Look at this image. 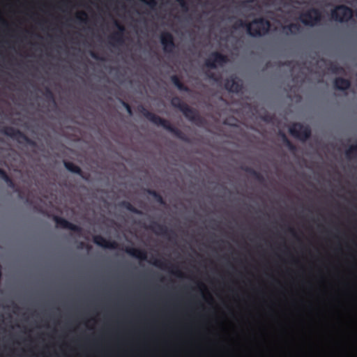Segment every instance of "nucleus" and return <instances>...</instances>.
I'll list each match as a JSON object with an SVG mask.
<instances>
[{"mask_svg": "<svg viewBox=\"0 0 357 357\" xmlns=\"http://www.w3.org/2000/svg\"><path fill=\"white\" fill-rule=\"evenodd\" d=\"M138 112L142 114L146 119L156 126H162L164 129L173 134L178 139L189 142V139L181 130L173 126L171 123L165 119L149 111L144 106L139 105L137 107Z\"/></svg>", "mask_w": 357, "mask_h": 357, "instance_id": "nucleus-1", "label": "nucleus"}, {"mask_svg": "<svg viewBox=\"0 0 357 357\" xmlns=\"http://www.w3.org/2000/svg\"><path fill=\"white\" fill-rule=\"evenodd\" d=\"M138 112L142 114L146 119L156 126H162L164 129L173 134L178 139L189 142V139L181 130L173 126L171 123L165 119L149 111L144 106L139 105L137 107Z\"/></svg>", "mask_w": 357, "mask_h": 357, "instance_id": "nucleus-2", "label": "nucleus"}, {"mask_svg": "<svg viewBox=\"0 0 357 357\" xmlns=\"http://www.w3.org/2000/svg\"><path fill=\"white\" fill-rule=\"evenodd\" d=\"M271 22L264 18L254 19L248 24V33L252 37H259L267 34L271 29Z\"/></svg>", "mask_w": 357, "mask_h": 357, "instance_id": "nucleus-3", "label": "nucleus"}, {"mask_svg": "<svg viewBox=\"0 0 357 357\" xmlns=\"http://www.w3.org/2000/svg\"><path fill=\"white\" fill-rule=\"evenodd\" d=\"M0 133L17 140L19 143H26L31 146H36L35 141L29 138L24 132L11 126H4L0 129Z\"/></svg>", "mask_w": 357, "mask_h": 357, "instance_id": "nucleus-4", "label": "nucleus"}, {"mask_svg": "<svg viewBox=\"0 0 357 357\" xmlns=\"http://www.w3.org/2000/svg\"><path fill=\"white\" fill-rule=\"evenodd\" d=\"M321 20V12L316 8H311L302 13L299 16V20L304 25L311 27L318 25Z\"/></svg>", "mask_w": 357, "mask_h": 357, "instance_id": "nucleus-5", "label": "nucleus"}, {"mask_svg": "<svg viewBox=\"0 0 357 357\" xmlns=\"http://www.w3.org/2000/svg\"><path fill=\"white\" fill-rule=\"evenodd\" d=\"M331 15L335 22L340 23L347 22L353 17L354 11L346 5H337L331 10Z\"/></svg>", "mask_w": 357, "mask_h": 357, "instance_id": "nucleus-6", "label": "nucleus"}, {"mask_svg": "<svg viewBox=\"0 0 357 357\" xmlns=\"http://www.w3.org/2000/svg\"><path fill=\"white\" fill-rule=\"evenodd\" d=\"M289 133L295 138L305 142L310 138L311 130L309 126L301 123H294L289 128Z\"/></svg>", "mask_w": 357, "mask_h": 357, "instance_id": "nucleus-7", "label": "nucleus"}, {"mask_svg": "<svg viewBox=\"0 0 357 357\" xmlns=\"http://www.w3.org/2000/svg\"><path fill=\"white\" fill-rule=\"evenodd\" d=\"M228 58L226 55L219 52H212L209 57L205 61V66L209 68L215 69L217 65L223 66L228 62Z\"/></svg>", "mask_w": 357, "mask_h": 357, "instance_id": "nucleus-8", "label": "nucleus"}, {"mask_svg": "<svg viewBox=\"0 0 357 357\" xmlns=\"http://www.w3.org/2000/svg\"><path fill=\"white\" fill-rule=\"evenodd\" d=\"M114 24L118 31L109 36V43L113 46L115 44L122 45L124 43L123 34L126 31V28L116 20L114 21Z\"/></svg>", "mask_w": 357, "mask_h": 357, "instance_id": "nucleus-9", "label": "nucleus"}, {"mask_svg": "<svg viewBox=\"0 0 357 357\" xmlns=\"http://www.w3.org/2000/svg\"><path fill=\"white\" fill-rule=\"evenodd\" d=\"M225 88L229 92L239 93L243 89L242 81L236 75H231L225 80Z\"/></svg>", "mask_w": 357, "mask_h": 357, "instance_id": "nucleus-10", "label": "nucleus"}, {"mask_svg": "<svg viewBox=\"0 0 357 357\" xmlns=\"http://www.w3.org/2000/svg\"><path fill=\"white\" fill-rule=\"evenodd\" d=\"M160 43L163 50L166 53H172L176 47L172 34L168 31H164L160 34Z\"/></svg>", "mask_w": 357, "mask_h": 357, "instance_id": "nucleus-11", "label": "nucleus"}, {"mask_svg": "<svg viewBox=\"0 0 357 357\" xmlns=\"http://www.w3.org/2000/svg\"><path fill=\"white\" fill-rule=\"evenodd\" d=\"M146 229L152 231L157 235L167 237L169 239H170V234H174V232L169 230L165 225L159 224L155 221H153L150 225H147Z\"/></svg>", "mask_w": 357, "mask_h": 357, "instance_id": "nucleus-12", "label": "nucleus"}, {"mask_svg": "<svg viewBox=\"0 0 357 357\" xmlns=\"http://www.w3.org/2000/svg\"><path fill=\"white\" fill-rule=\"evenodd\" d=\"M53 220L56 223V227L68 229L73 231H75L77 234H80L82 232V228L79 226L74 225L63 218L54 215L53 217Z\"/></svg>", "mask_w": 357, "mask_h": 357, "instance_id": "nucleus-13", "label": "nucleus"}, {"mask_svg": "<svg viewBox=\"0 0 357 357\" xmlns=\"http://www.w3.org/2000/svg\"><path fill=\"white\" fill-rule=\"evenodd\" d=\"M181 112L186 119L197 125H199L203 122V119L200 116L198 112L190 107L188 105H186L183 109H182Z\"/></svg>", "mask_w": 357, "mask_h": 357, "instance_id": "nucleus-14", "label": "nucleus"}, {"mask_svg": "<svg viewBox=\"0 0 357 357\" xmlns=\"http://www.w3.org/2000/svg\"><path fill=\"white\" fill-rule=\"evenodd\" d=\"M93 241L97 245L103 248L117 249L118 243L114 241H109L101 235H95L93 237Z\"/></svg>", "mask_w": 357, "mask_h": 357, "instance_id": "nucleus-15", "label": "nucleus"}, {"mask_svg": "<svg viewBox=\"0 0 357 357\" xmlns=\"http://www.w3.org/2000/svg\"><path fill=\"white\" fill-rule=\"evenodd\" d=\"M124 251L129 255L139 259L140 260H146L147 259V253L144 250H140L138 248H135L132 247H126Z\"/></svg>", "mask_w": 357, "mask_h": 357, "instance_id": "nucleus-16", "label": "nucleus"}, {"mask_svg": "<svg viewBox=\"0 0 357 357\" xmlns=\"http://www.w3.org/2000/svg\"><path fill=\"white\" fill-rule=\"evenodd\" d=\"M335 89L340 91H345L350 88L351 82L348 79L336 77L333 81Z\"/></svg>", "mask_w": 357, "mask_h": 357, "instance_id": "nucleus-17", "label": "nucleus"}, {"mask_svg": "<svg viewBox=\"0 0 357 357\" xmlns=\"http://www.w3.org/2000/svg\"><path fill=\"white\" fill-rule=\"evenodd\" d=\"M63 165L69 172L78 174L84 180L88 179L87 177L84 174L81 168L79 166L75 165L73 162L69 161H63Z\"/></svg>", "mask_w": 357, "mask_h": 357, "instance_id": "nucleus-18", "label": "nucleus"}, {"mask_svg": "<svg viewBox=\"0 0 357 357\" xmlns=\"http://www.w3.org/2000/svg\"><path fill=\"white\" fill-rule=\"evenodd\" d=\"M171 81L179 91L184 92L190 91V89L181 81V79L177 75H172L171 77Z\"/></svg>", "mask_w": 357, "mask_h": 357, "instance_id": "nucleus-19", "label": "nucleus"}, {"mask_svg": "<svg viewBox=\"0 0 357 357\" xmlns=\"http://www.w3.org/2000/svg\"><path fill=\"white\" fill-rule=\"evenodd\" d=\"M119 206L120 207H122V208H124L126 209H127L128 211H129L130 212H132L135 214H137V215H142V211L137 209V208H135L130 202H129L128 201H122L119 204Z\"/></svg>", "mask_w": 357, "mask_h": 357, "instance_id": "nucleus-20", "label": "nucleus"}, {"mask_svg": "<svg viewBox=\"0 0 357 357\" xmlns=\"http://www.w3.org/2000/svg\"><path fill=\"white\" fill-rule=\"evenodd\" d=\"M6 183L8 185V186L13 189L15 192H17L19 195L20 198H23V193L20 188L15 184V183L13 181V180L9 176L8 177L5 181Z\"/></svg>", "mask_w": 357, "mask_h": 357, "instance_id": "nucleus-21", "label": "nucleus"}, {"mask_svg": "<svg viewBox=\"0 0 357 357\" xmlns=\"http://www.w3.org/2000/svg\"><path fill=\"white\" fill-rule=\"evenodd\" d=\"M146 191L147 194H149V195L152 196L154 198V199L156 201V202H158V204H160L161 205L165 204V202L163 197L158 192H156L154 190H151V189H147Z\"/></svg>", "mask_w": 357, "mask_h": 357, "instance_id": "nucleus-22", "label": "nucleus"}, {"mask_svg": "<svg viewBox=\"0 0 357 357\" xmlns=\"http://www.w3.org/2000/svg\"><path fill=\"white\" fill-rule=\"evenodd\" d=\"M280 135L283 144L289 149V151H295L296 150V146L288 139L284 132H280Z\"/></svg>", "mask_w": 357, "mask_h": 357, "instance_id": "nucleus-23", "label": "nucleus"}, {"mask_svg": "<svg viewBox=\"0 0 357 357\" xmlns=\"http://www.w3.org/2000/svg\"><path fill=\"white\" fill-rule=\"evenodd\" d=\"M171 104L174 107L177 108L181 112L187 105L186 103L183 102L180 98L177 96L172 98L171 100Z\"/></svg>", "mask_w": 357, "mask_h": 357, "instance_id": "nucleus-24", "label": "nucleus"}, {"mask_svg": "<svg viewBox=\"0 0 357 357\" xmlns=\"http://www.w3.org/2000/svg\"><path fill=\"white\" fill-rule=\"evenodd\" d=\"M353 154H357V144L350 146L345 151V155L347 158H351Z\"/></svg>", "mask_w": 357, "mask_h": 357, "instance_id": "nucleus-25", "label": "nucleus"}, {"mask_svg": "<svg viewBox=\"0 0 357 357\" xmlns=\"http://www.w3.org/2000/svg\"><path fill=\"white\" fill-rule=\"evenodd\" d=\"M75 17L81 22L87 23L88 16L86 12L80 11L76 14Z\"/></svg>", "mask_w": 357, "mask_h": 357, "instance_id": "nucleus-26", "label": "nucleus"}, {"mask_svg": "<svg viewBox=\"0 0 357 357\" xmlns=\"http://www.w3.org/2000/svg\"><path fill=\"white\" fill-rule=\"evenodd\" d=\"M285 28H291L292 35H295L301 31V26L297 23H290L285 25Z\"/></svg>", "mask_w": 357, "mask_h": 357, "instance_id": "nucleus-27", "label": "nucleus"}, {"mask_svg": "<svg viewBox=\"0 0 357 357\" xmlns=\"http://www.w3.org/2000/svg\"><path fill=\"white\" fill-rule=\"evenodd\" d=\"M153 266L160 268H167V264L165 261L161 259H155L153 261H150Z\"/></svg>", "mask_w": 357, "mask_h": 357, "instance_id": "nucleus-28", "label": "nucleus"}, {"mask_svg": "<svg viewBox=\"0 0 357 357\" xmlns=\"http://www.w3.org/2000/svg\"><path fill=\"white\" fill-rule=\"evenodd\" d=\"M248 24L243 20H238L233 25V28L234 29H238L239 28H246L248 30Z\"/></svg>", "mask_w": 357, "mask_h": 357, "instance_id": "nucleus-29", "label": "nucleus"}, {"mask_svg": "<svg viewBox=\"0 0 357 357\" xmlns=\"http://www.w3.org/2000/svg\"><path fill=\"white\" fill-rule=\"evenodd\" d=\"M329 69L332 71V73L335 74L340 73L343 70V68L342 67H340L338 64L335 63H331Z\"/></svg>", "mask_w": 357, "mask_h": 357, "instance_id": "nucleus-30", "label": "nucleus"}, {"mask_svg": "<svg viewBox=\"0 0 357 357\" xmlns=\"http://www.w3.org/2000/svg\"><path fill=\"white\" fill-rule=\"evenodd\" d=\"M251 176H253L259 183H263L264 181V176L256 170L255 173H253Z\"/></svg>", "mask_w": 357, "mask_h": 357, "instance_id": "nucleus-31", "label": "nucleus"}, {"mask_svg": "<svg viewBox=\"0 0 357 357\" xmlns=\"http://www.w3.org/2000/svg\"><path fill=\"white\" fill-rule=\"evenodd\" d=\"M251 176H253L259 183H263L264 181V176L256 170L255 173H253Z\"/></svg>", "mask_w": 357, "mask_h": 357, "instance_id": "nucleus-32", "label": "nucleus"}, {"mask_svg": "<svg viewBox=\"0 0 357 357\" xmlns=\"http://www.w3.org/2000/svg\"><path fill=\"white\" fill-rule=\"evenodd\" d=\"M44 95L47 99L54 102V96L50 89L46 88Z\"/></svg>", "mask_w": 357, "mask_h": 357, "instance_id": "nucleus-33", "label": "nucleus"}, {"mask_svg": "<svg viewBox=\"0 0 357 357\" xmlns=\"http://www.w3.org/2000/svg\"><path fill=\"white\" fill-rule=\"evenodd\" d=\"M209 79H213L214 82L219 83L222 80V77L220 75H216L213 73H211L208 75Z\"/></svg>", "mask_w": 357, "mask_h": 357, "instance_id": "nucleus-34", "label": "nucleus"}, {"mask_svg": "<svg viewBox=\"0 0 357 357\" xmlns=\"http://www.w3.org/2000/svg\"><path fill=\"white\" fill-rule=\"evenodd\" d=\"M151 8L153 9L157 6V1L155 0H141Z\"/></svg>", "mask_w": 357, "mask_h": 357, "instance_id": "nucleus-35", "label": "nucleus"}, {"mask_svg": "<svg viewBox=\"0 0 357 357\" xmlns=\"http://www.w3.org/2000/svg\"><path fill=\"white\" fill-rule=\"evenodd\" d=\"M243 171H244L245 172L248 173V174H250V176L253 174V173H255V170L250 167H248V166H242L241 168Z\"/></svg>", "mask_w": 357, "mask_h": 357, "instance_id": "nucleus-36", "label": "nucleus"}, {"mask_svg": "<svg viewBox=\"0 0 357 357\" xmlns=\"http://www.w3.org/2000/svg\"><path fill=\"white\" fill-rule=\"evenodd\" d=\"M176 1L179 3V5L181 6V7L182 8L183 10H184L185 11H187L188 10V3L185 0H176Z\"/></svg>", "mask_w": 357, "mask_h": 357, "instance_id": "nucleus-37", "label": "nucleus"}, {"mask_svg": "<svg viewBox=\"0 0 357 357\" xmlns=\"http://www.w3.org/2000/svg\"><path fill=\"white\" fill-rule=\"evenodd\" d=\"M172 267H173V268H176V270H175V271H173V270H172V271H171V272H172L174 275H176V276H178V277H183V273H182V272H181V271H180V270L176 267V266H172Z\"/></svg>", "mask_w": 357, "mask_h": 357, "instance_id": "nucleus-38", "label": "nucleus"}, {"mask_svg": "<svg viewBox=\"0 0 357 357\" xmlns=\"http://www.w3.org/2000/svg\"><path fill=\"white\" fill-rule=\"evenodd\" d=\"M123 106L125 107L127 112L128 113L129 115H132V108L130 106V105L127 102H123Z\"/></svg>", "mask_w": 357, "mask_h": 357, "instance_id": "nucleus-39", "label": "nucleus"}, {"mask_svg": "<svg viewBox=\"0 0 357 357\" xmlns=\"http://www.w3.org/2000/svg\"><path fill=\"white\" fill-rule=\"evenodd\" d=\"M0 177L1 179L5 181L8 177H9V176L5 170L0 168Z\"/></svg>", "mask_w": 357, "mask_h": 357, "instance_id": "nucleus-40", "label": "nucleus"}, {"mask_svg": "<svg viewBox=\"0 0 357 357\" xmlns=\"http://www.w3.org/2000/svg\"><path fill=\"white\" fill-rule=\"evenodd\" d=\"M90 54H91V57L96 60L103 61V58L99 56V55L94 52H91Z\"/></svg>", "mask_w": 357, "mask_h": 357, "instance_id": "nucleus-41", "label": "nucleus"}, {"mask_svg": "<svg viewBox=\"0 0 357 357\" xmlns=\"http://www.w3.org/2000/svg\"><path fill=\"white\" fill-rule=\"evenodd\" d=\"M282 30L284 34L290 35L292 34L291 28H285V25L282 27Z\"/></svg>", "mask_w": 357, "mask_h": 357, "instance_id": "nucleus-42", "label": "nucleus"}, {"mask_svg": "<svg viewBox=\"0 0 357 357\" xmlns=\"http://www.w3.org/2000/svg\"><path fill=\"white\" fill-rule=\"evenodd\" d=\"M288 230L294 235H296L295 230L292 227H289Z\"/></svg>", "mask_w": 357, "mask_h": 357, "instance_id": "nucleus-43", "label": "nucleus"}, {"mask_svg": "<svg viewBox=\"0 0 357 357\" xmlns=\"http://www.w3.org/2000/svg\"><path fill=\"white\" fill-rule=\"evenodd\" d=\"M291 63H292V61H286V62L284 63V65L287 66H290Z\"/></svg>", "mask_w": 357, "mask_h": 357, "instance_id": "nucleus-44", "label": "nucleus"}, {"mask_svg": "<svg viewBox=\"0 0 357 357\" xmlns=\"http://www.w3.org/2000/svg\"><path fill=\"white\" fill-rule=\"evenodd\" d=\"M1 20L2 24H3V25L8 26V23H7L4 20L1 19Z\"/></svg>", "mask_w": 357, "mask_h": 357, "instance_id": "nucleus-45", "label": "nucleus"}, {"mask_svg": "<svg viewBox=\"0 0 357 357\" xmlns=\"http://www.w3.org/2000/svg\"><path fill=\"white\" fill-rule=\"evenodd\" d=\"M199 287L205 289V286L202 283H199Z\"/></svg>", "mask_w": 357, "mask_h": 357, "instance_id": "nucleus-46", "label": "nucleus"}]
</instances>
